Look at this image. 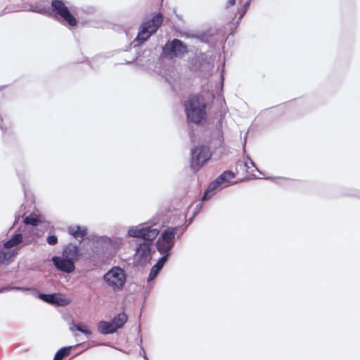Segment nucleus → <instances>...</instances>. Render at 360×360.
Wrapping results in <instances>:
<instances>
[{"mask_svg": "<svg viewBox=\"0 0 360 360\" xmlns=\"http://www.w3.org/2000/svg\"><path fill=\"white\" fill-rule=\"evenodd\" d=\"M104 279L114 290H122L126 282L125 272L120 267H114L105 274Z\"/></svg>", "mask_w": 360, "mask_h": 360, "instance_id": "obj_7", "label": "nucleus"}, {"mask_svg": "<svg viewBox=\"0 0 360 360\" xmlns=\"http://www.w3.org/2000/svg\"><path fill=\"white\" fill-rule=\"evenodd\" d=\"M131 237L139 238L146 240L136 248V257L137 262L144 264L151 259V242L158 236L159 231L151 227H133L129 230Z\"/></svg>", "mask_w": 360, "mask_h": 360, "instance_id": "obj_1", "label": "nucleus"}, {"mask_svg": "<svg viewBox=\"0 0 360 360\" xmlns=\"http://www.w3.org/2000/svg\"><path fill=\"white\" fill-rule=\"evenodd\" d=\"M211 158L210 149L205 146H198L191 151V167L195 170H199Z\"/></svg>", "mask_w": 360, "mask_h": 360, "instance_id": "obj_8", "label": "nucleus"}, {"mask_svg": "<svg viewBox=\"0 0 360 360\" xmlns=\"http://www.w3.org/2000/svg\"><path fill=\"white\" fill-rule=\"evenodd\" d=\"M53 262L55 266L60 271L71 273L75 269V262L65 257H53Z\"/></svg>", "mask_w": 360, "mask_h": 360, "instance_id": "obj_13", "label": "nucleus"}, {"mask_svg": "<svg viewBox=\"0 0 360 360\" xmlns=\"http://www.w3.org/2000/svg\"><path fill=\"white\" fill-rule=\"evenodd\" d=\"M70 235L79 241H82L87 234V229L81 226H70L68 228Z\"/></svg>", "mask_w": 360, "mask_h": 360, "instance_id": "obj_15", "label": "nucleus"}, {"mask_svg": "<svg viewBox=\"0 0 360 360\" xmlns=\"http://www.w3.org/2000/svg\"><path fill=\"white\" fill-rule=\"evenodd\" d=\"M184 230L182 229L181 230V231L179 232V235H182V234H183V233H184Z\"/></svg>", "mask_w": 360, "mask_h": 360, "instance_id": "obj_27", "label": "nucleus"}, {"mask_svg": "<svg viewBox=\"0 0 360 360\" xmlns=\"http://www.w3.org/2000/svg\"><path fill=\"white\" fill-rule=\"evenodd\" d=\"M251 0L247 1L242 8L238 10L237 14L234 15L233 13L231 11H226V18H228L231 20L229 22L228 25H229V30H231L230 34H233L234 30H236L239 25L241 19L245 15L247 12L248 7L250 6Z\"/></svg>", "mask_w": 360, "mask_h": 360, "instance_id": "obj_10", "label": "nucleus"}, {"mask_svg": "<svg viewBox=\"0 0 360 360\" xmlns=\"http://www.w3.org/2000/svg\"><path fill=\"white\" fill-rule=\"evenodd\" d=\"M163 54L169 58L175 57H182L188 53V49L181 40L174 39L172 41H168L162 49Z\"/></svg>", "mask_w": 360, "mask_h": 360, "instance_id": "obj_9", "label": "nucleus"}, {"mask_svg": "<svg viewBox=\"0 0 360 360\" xmlns=\"http://www.w3.org/2000/svg\"><path fill=\"white\" fill-rule=\"evenodd\" d=\"M98 329L101 333L105 335L114 333L115 332L111 321H100L98 324Z\"/></svg>", "mask_w": 360, "mask_h": 360, "instance_id": "obj_18", "label": "nucleus"}, {"mask_svg": "<svg viewBox=\"0 0 360 360\" xmlns=\"http://www.w3.org/2000/svg\"><path fill=\"white\" fill-rule=\"evenodd\" d=\"M46 241L49 245H54L58 243V238L54 235H51L47 237Z\"/></svg>", "mask_w": 360, "mask_h": 360, "instance_id": "obj_24", "label": "nucleus"}, {"mask_svg": "<svg viewBox=\"0 0 360 360\" xmlns=\"http://www.w3.org/2000/svg\"><path fill=\"white\" fill-rule=\"evenodd\" d=\"M18 250L12 251H0V264L8 263V262L13 257L17 255Z\"/></svg>", "mask_w": 360, "mask_h": 360, "instance_id": "obj_20", "label": "nucleus"}, {"mask_svg": "<svg viewBox=\"0 0 360 360\" xmlns=\"http://www.w3.org/2000/svg\"><path fill=\"white\" fill-rule=\"evenodd\" d=\"M225 182V172H222L214 181H213L205 191L202 200H209L218 191L221 189V184Z\"/></svg>", "mask_w": 360, "mask_h": 360, "instance_id": "obj_11", "label": "nucleus"}, {"mask_svg": "<svg viewBox=\"0 0 360 360\" xmlns=\"http://www.w3.org/2000/svg\"><path fill=\"white\" fill-rule=\"evenodd\" d=\"M128 316L124 313L118 314L112 321V326L114 327L115 331L116 332L117 329L122 328L124 323L127 321Z\"/></svg>", "mask_w": 360, "mask_h": 360, "instance_id": "obj_17", "label": "nucleus"}, {"mask_svg": "<svg viewBox=\"0 0 360 360\" xmlns=\"http://www.w3.org/2000/svg\"><path fill=\"white\" fill-rule=\"evenodd\" d=\"M40 221V217L33 214L26 217L23 220L25 224L32 225L34 226H37Z\"/></svg>", "mask_w": 360, "mask_h": 360, "instance_id": "obj_21", "label": "nucleus"}, {"mask_svg": "<svg viewBox=\"0 0 360 360\" xmlns=\"http://www.w3.org/2000/svg\"><path fill=\"white\" fill-rule=\"evenodd\" d=\"M70 330L72 332H75V330H79L86 335H89L91 333V330H89L86 326H84L82 324L74 325L70 328Z\"/></svg>", "mask_w": 360, "mask_h": 360, "instance_id": "obj_23", "label": "nucleus"}, {"mask_svg": "<svg viewBox=\"0 0 360 360\" xmlns=\"http://www.w3.org/2000/svg\"><path fill=\"white\" fill-rule=\"evenodd\" d=\"M71 347H63L59 349L55 354L53 360H62L70 354Z\"/></svg>", "mask_w": 360, "mask_h": 360, "instance_id": "obj_22", "label": "nucleus"}, {"mask_svg": "<svg viewBox=\"0 0 360 360\" xmlns=\"http://www.w3.org/2000/svg\"><path fill=\"white\" fill-rule=\"evenodd\" d=\"M235 3H236V0H229V5H231V6L234 5V4H235Z\"/></svg>", "mask_w": 360, "mask_h": 360, "instance_id": "obj_26", "label": "nucleus"}, {"mask_svg": "<svg viewBox=\"0 0 360 360\" xmlns=\"http://www.w3.org/2000/svg\"><path fill=\"white\" fill-rule=\"evenodd\" d=\"M163 22V16L161 13L156 14L151 20L144 22L141 25L136 40L142 44L146 41L153 34L156 32Z\"/></svg>", "mask_w": 360, "mask_h": 360, "instance_id": "obj_5", "label": "nucleus"}, {"mask_svg": "<svg viewBox=\"0 0 360 360\" xmlns=\"http://www.w3.org/2000/svg\"><path fill=\"white\" fill-rule=\"evenodd\" d=\"M22 240V235L21 233L15 234L10 240L4 243V247L9 249L17 246Z\"/></svg>", "mask_w": 360, "mask_h": 360, "instance_id": "obj_19", "label": "nucleus"}, {"mask_svg": "<svg viewBox=\"0 0 360 360\" xmlns=\"http://www.w3.org/2000/svg\"><path fill=\"white\" fill-rule=\"evenodd\" d=\"M167 260V255L162 256L158 262L152 267L150 272L149 274L148 280L154 279L157 275L158 274L160 269L162 268L163 265Z\"/></svg>", "mask_w": 360, "mask_h": 360, "instance_id": "obj_16", "label": "nucleus"}, {"mask_svg": "<svg viewBox=\"0 0 360 360\" xmlns=\"http://www.w3.org/2000/svg\"><path fill=\"white\" fill-rule=\"evenodd\" d=\"M38 297L44 302L58 306H65L68 304V300L60 293L44 294L40 293Z\"/></svg>", "mask_w": 360, "mask_h": 360, "instance_id": "obj_12", "label": "nucleus"}, {"mask_svg": "<svg viewBox=\"0 0 360 360\" xmlns=\"http://www.w3.org/2000/svg\"><path fill=\"white\" fill-rule=\"evenodd\" d=\"M188 120L195 124H200L206 120V105L203 97L191 96L185 104Z\"/></svg>", "mask_w": 360, "mask_h": 360, "instance_id": "obj_2", "label": "nucleus"}, {"mask_svg": "<svg viewBox=\"0 0 360 360\" xmlns=\"http://www.w3.org/2000/svg\"><path fill=\"white\" fill-rule=\"evenodd\" d=\"M181 230L179 226L175 227H167L162 231L157 240L156 246L159 252L164 255H169V252L174 245V238L178 231Z\"/></svg>", "mask_w": 360, "mask_h": 360, "instance_id": "obj_4", "label": "nucleus"}, {"mask_svg": "<svg viewBox=\"0 0 360 360\" xmlns=\"http://www.w3.org/2000/svg\"><path fill=\"white\" fill-rule=\"evenodd\" d=\"M62 255L75 262V261L79 259L81 254L77 245L69 244L65 248Z\"/></svg>", "mask_w": 360, "mask_h": 360, "instance_id": "obj_14", "label": "nucleus"}, {"mask_svg": "<svg viewBox=\"0 0 360 360\" xmlns=\"http://www.w3.org/2000/svg\"><path fill=\"white\" fill-rule=\"evenodd\" d=\"M0 128L4 134L8 131L9 128L8 126L4 124V120L1 117H0Z\"/></svg>", "mask_w": 360, "mask_h": 360, "instance_id": "obj_25", "label": "nucleus"}, {"mask_svg": "<svg viewBox=\"0 0 360 360\" xmlns=\"http://www.w3.org/2000/svg\"><path fill=\"white\" fill-rule=\"evenodd\" d=\"M250 167L246 162L240 160L236 162L234 166H231L226 170V186L228 184H233L248 179L252 176V171H249Z\"/></svg>", "mask_w": 360, "mask_h": 360, "instance_id": "obj_3", "label": "nucleus"}, {"mask_svg": "<svg viewBox=\"0 0 360 360\" xmlns=\"http://www.w3.org/2000/svg\"><path fill=\"white\" fill-rule=\"evenodd\" d=\"M51 11L56 17L59 16L70 26L75 27L77 25V20L62 0H53L51 1Z\"/></svg>", "mask_w": 360, "mask_h": 360, "instance_id": "obj_6", "label": "nucleus"}]
</instances>
